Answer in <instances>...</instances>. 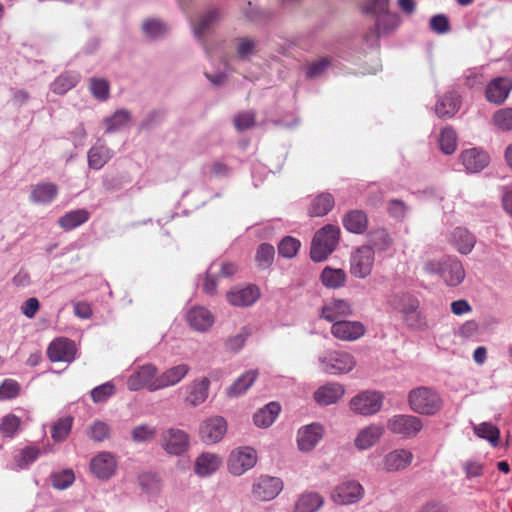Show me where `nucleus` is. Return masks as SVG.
<instances>
[{
    "label": "nucleus",
    "mask_w": 512,
    "mask_h": 512,
    "mask_svg": "<svg viewBox=\"0 0 512 512\" xmlns=\"http://www.w3.org/2000/svg\"><path fill=\"white\" fill-rule=\"evenodd\" d=\"M390 305L401 312L406 325L412 329L420 330L426 326L425 318L419 311V300L412 294L401 292L391 296Z\"/></svg>",
    "instance_id": "f257e3e1"
},
{
    "label": "nucleus",
    "mask_w": 512,
    "mask_h": 512,
    "mask_svg": "<svg viewBox=\"0 0 512 512\" xmlns=\"http://www.w3.org/2000/svg\"><path fill=\"white\" fill-rule=\"evenodd\" d=\"M424 270L429 274L439 275L446 285L455 287L465 279V270L460 260L456 257H445L441 260H429L424 265Z\"/></svg>",
    "instance_id": "f03ea898"
},
{
    "label": "nucleus",
    "mask_w": 512,
    "mask_h": 512,
    "mask_svg": "<svg viewBox=\"0 0 512 512\" xmlns=\"http://www.w3.org/2000/svg\"><path fill=\"white\" fill-rule=\"evenodd\" d=\"M339 237L340 229L336 225L327 224L319 229L311 242L310 257L312 261H325L336 249Z\"/></svg>",
    "instance_id": "7ed1b4c3"
},
{
    "label": "nucleus",
    "mask_w": 512,
    "mask_h": 512,
    "mask_svg": "<svg viewBox=\"0 0 512 512\" xmlns=\"http://www.w3.org/2000/svg\"><path fill=\"white\" fill-rule=\"evenodd\" d=\"M319 369L330 375L346 374L352 371L356 365L354 356L346 351L326 350L317 358Z\"/></svg>",
    "instance_id": "20e7f679"
},
{
    "label": "nucleus",
    "mask_w": 512,
    "mask_h": 512,
    "mask_svg": "<svg viewBox=\"0 0 512 512\" xmlns=\"http://www.w3.org/2000/svg\"><path fill=\"white\" fill-rule=\"evenodd\" d=\"M409 404L416 413L432 415L440 410L442 401L437 392L432 388L420 386L410 392Z\"/></svg>",
    "instance_id": "39448f33"
},
{
    "label": "nucleus",
    "mask_w": 512,
    "mask_h": 512,
    "mask_svg": "<svg viewBox=\"0 0 512 512\" xmlns=\"http://www.w3.org/2000/svg\"><path fill=\"white\" fill-rule=\"evenodd\" d=\"M389 0H370L364 11L375 16V31L377 34L387 32L398 25V16L388 10Z\"/></svg>",
    "instance_id": "423d86ee"
},
{
    "label": "nucleus",
    "mask_w": 512,
    "mask_h": 512,
    "mask_svg": "<svg viewBox=\"0 0 512 512\" xmlns=\"http://www.w3.org/2000/svg\"><path fill=\"white\" fill-rule=\"evenodd\" d=\"M159 445L167 454L180 456L188 450L190 446V436L184 430L168 428L162 431L159 438Z\"/></svg>",
    "instance_id": "0eeeda50"
},
{
    "label": "nucleus",
    "mask_w": 512,
    "mask_h": 512,
    "mask_svg": "<svg viewBox=\"0 0 512 512\" xmlns=\"http://www.w3.org/2000/svg\"><path fill=\"white\" fill-rule=\"evenodd\" d=\"M388 430L405 439L414 438L422 430V420L414 415L398 414L387 421Z\"/></svg>",
    "instance_id": "6e6552de"
},
{
    "label": "nucleus",
    "mask_w": 512,
    "mask_h": 512,
    "mask_svg": "<svg viewBox=\"0 0 512 512\" xmlns=\"http://www.w3.org/2000/svg\"><path fill=\"white\" fill-rule=\"evenodd\" d=\"M375 253L371 246L357 248L350 257V273L358 279L368 277L374 265Z\"/></svg>",
    "instance_id": "1a4fd4ad"
},
{
    "label": "nucleus",
    "mask_w": 512,
    "mask_h": 512,
    "mask_svg": "<svg viewBox=\"0 0 512 512\" xmlns=\"http://www.w3.org/2000/svg\"><path fill=\"white\" fill-rule=\"evenodd\" d=\"M283 481L278 477L261 475L252 484V497L266 502L275 499L283 490Z\"/></svg>",
    "instance_id": "9d476101"
},
{
    "label": "nucleus",
    "mask_w": 512,
    "mask_h": 512,
    "mask_svg": "<svg viewBox=\"0 0 512 512\" xmlns=\"http://www.w3.org/2000/svg\"><path fill=\"white\" fill-rule=\"evenodd\" d=\"M383 404V395L378 391H364L350 401V408L355 413L369 416L380 411Z\"/></svg>",
    "instance_id": "9b49d317"
},
{
    "label": "nucleus",
    "mask_w": 512,
    "mask_h": 512,
    "mask_svg": "<svg viewBox=\"0 0 512 512\" xmlns=\"http://www.w3.org/2000/svg\"><path fill=\"white\" fill-rule=\"evenodd\" d=\"M227 432V421L215 415L203 420L199 427V437L205 444L211 445L223 439Z\"/></svg>",
    "instance_id": "f8f14e48"
},
{
    "label": "nucleus",
    "mask_w": 512,
    "mask_h": 512,
    "mask_svg": "<svg viewBox=\"0 0 512 512\" xmlns=\"http://www.w3.org/2000/svg\"><path fill=\"white\" fill-rule=\"evenodd\" d=\"M256 462V451L250 447H241L231 452L227 464L231 474L240 476L253 468Z\"/></svg>",
    "instance_id": "ddd939ff"
},
{
    "label": "nucleus",
    "mask_w": 512,
    "mask_h": 512,
    "mask_svg": "<svg viewBox=\"0 0 512 512\" xmlns=\"http://www.w3.org/2000/svg\"><path fill=\"white\" fill-rule=\"evenodd\" d=\"M76 353L75 342L66 337L54 339L47 348V356L52 362L71 363L75 360Z\"/></svg>",
    "instance_id": "4468645a"
},
{
    "label": "nucleus",
    "mask_w": 512,
    "mask_h": 512,
    "mask_svg": "<svg viewBox=\"0 0 512 512\" xmlns=\"http://www.w3.org/2000/svg\"><path fill=\"white\" fill-rule=\"evenodd\" d=\"M324 436V427L319 423L303 426L298 430L297 444L299 450L309 452L313 450Z\"/></svg>",
    "instance_id": "2eb2a0df"
},
{
    "label": "nucleus",
    "mask_w": 512,
    "mask_h": 512,
    "mask_svg": "<svg viewBox=\"0 0 512 512\" xmlns=\"http://www.w3.org/2000/svg\"><path fill=\"white\" fill-rule=\"evenodd\" d=\"M365 332L366 328L360 321H336L331 326V334L341 341H355Z\"/></svg>",
    "instance_id": "dca6fc26"
},
{
    "label": "nucleus",
    "mask_w": 512,
    "mask_h": 512,
    "mask_svg": "<svg viewBox=\"0 0 512 512\" xmlns=\"http://www.w3.org/2000/svg\"><path fill=\"white\" fill-rule=\"evenodd\" d=\"M364 494L363 487L356 481H346L336 486L332 492L334 502L346 505L359 501Z\"/></svg>",
    "instance_id": "f3484780"
},
{
    "label": "nucleus",
    "mask_w": 512,
    "mask_h": 512,
    "mask_svg": "<svg viewBox=\"0 0 512 512\" xmlns=\"http://www.w3.org/2000/svg\"><path fill=\"white\" fill-rule=\"evenodd\" d=\"M512 90V81L507 77H497L491 80L485 89V96L488 102L500 105L508 97Z\"/></svg>",
    "instance_id": "a211bd4d"
},
{
    "label": "nucleus",
    "mask_w": 512,
    "mask_h": 512,
    "mask_svg": "<svg viewBox=\"0 0 512 512\" xmlns=\"http://www.w3.org/2000/svg\"><path fill=\"white\" fill-rule=\"evenodd\" d=\"M352 315L351 304L344 299H333L321 309V317L329 322L343 321V318Z\"/></svg>",
    "instance_id": "6ab92c4d"
},
{
    "label": "nucleus",
    "mask_w": 512,
    "mask_h": 512,
    "mask_svg": "<svg viewBox=\"0 0 512 512\" xmlns=\"http://www.w3.org/2000/svg\"><path fill=\"white\" fill-rule=\"evenodd\" d=\"M260 297L259 289L254 285L236 287L226 295L227 301L237 307H246L254 304Z\"/></svg>",
    "instance_id": "aec40b11"
},
{
    "label": "nucleus",
    "mask_w": 512,
    "mask_h": 512,
    "mask_svg": "<svg viewBox=\"0 0 512 512\" xmlns=\"http://www.w3.org/2000/svg\"><path fill=\"white\" fill-rule=\"evenodd\" d=\"M461 162L469 173L482 171L490 161L489 155L482 149L471 148L463 151L460 155Z\"/></svg>",
    "instance_id": "412c9836"
},
{
    "label": "nucleus",
    "mask_w": 512,
    "mask_h": 512,
    "mask_svg": "<svg viewBox=\"0 0 512 512\" xmlns=\"http://www.w3.org/2000/svg\"><path fill=\"white\" fill-rule=\"evenodd\" d=\"M116 467V459L109 452L99 453L90 463L93 474L99 479H109L115 473Z\"/></svg>",
    "instance_id": "4be33fe9"
},
{
    "label": "nucleus",
    "mask_w": 512,
    "mask_h": 512,
    "mask_svg": "<svg viewBox=\"0 0 512 512\" xmlns=\"http://www.w3.org/2000/svg\"><path fill=\"white\" fill-rule=\"evenodd\" d=\"M384 426L370 424L362 428L354 439V445L359 450H367L374 446L384 435Z\"/></svg>",
    "instance_id": "5701e85b"
},
{
    "label": "nucleus",
    "mask_w": 512,
    "mask_h": 512,
    "mask_svg": "<svg viewBox=\"0 0 512 512\" xmlns=\"http://www.w3.org/2000/svg\"><path fill=\"white\" fill-rule=\"evenodd\" d=\"M58 195V187L52 182H40L31 186L29 199L38 205L51 204Z\"/></svg>",
    "instance_id": "b1692460"
},
{
    "label": "nucleus",
    "mask_w": 512,
    "mask_h": 512,
    "mask_svg": "<svg viewBox=\"0 0 512 512\" xmlns=\"http://www.w3.org/2000/svg\"><path fill=\"white\" fill-rule=\"evenodd\" d=\"M413 460V454L407 449H395L383 458V468L388 472L406 469Z\"/></svg>",
    "instance_id": "393cba45"
},
{
    "label": "nucleus",
    "mask_w": 512,
    "mask_h": 512,
    "mask_svg": "<svg viewBox=\"0 0 512 512\" xmlns=\"http://www.w3.org/2000/svg\"><path fill=\"white\" fill-rule=\"evenodd\" d=\"M189 325L196 331H207L214 323V315L205 307L191 308L186 316Z\"/></svg>",
    "instance_id": "a878e982"
},
{
    "label": "nucleus",
    "mask_w": 512,
    "mask_h": 512,
    "mask_svg": "<svg viewBox=\"0 0 512 512\" xmlns=\"http://www.w3.org/2000/svg\"><path fill=\"white\" fill-rule=\"evenodd\" d=\"M221 13L218 8L207 10L199 20L193 24L194 37L203 42L204 37L211 31L214 25L220 20Z\"/></svg>",
    "instance_id": "bb28decb"
},
{
    "label": "nucleus",
    "mask_w": 512,
    "mask_h": 512,
    "mask_svg": "<svg viewBox=\"0 0 512 512\" xmlns=\"http://www.w3.org/2000/svg\"><path fill=\"white\" fill-rule=\"evenodd\" d=\"M113 156V151L104 143L97 141L87 153L88 166L91 169H101Z\"/></svg>",
    "instance_id": "cd10ccee"
},
{
    "label": "nucleus",
    "mask_w": 512,
    "mask_h": 512,
    "mask_svg": "<svg viewBox=\"0 0 512 512\" xmlns=\"http://www.w3.org/2000/svg\"><path fill=\"white\" fill-rule=\"evenodd\" d=\"M460 104V96L456 92H448L437 101L435 113L439 118H450L457 113Z\"/></svg>",
    "instance_id": "c85d7f7f"
},
{
    "label": "nucleus",
    "mask_w": 512,
    "mask_h": 512,
    "mask_svg": "<svg viewBox=\"0 0 512 512\" xmlns=\"http://www.w3.org/2000/svg\"><path fill=\"white\" fill-rule=\"evenodd\" d=\"M324 504L323 497L316 492H306L295 502L293 512H317Z\"/></svg>",
    "instance_id": "c756f323"
},
{
    "label": "nucleus",
    "mask_w": 512,
    "mask_h": 512,
    "mask_svg": "<svg viewBox=\"0 0 512 512\" xmlns=\"http://www.w3.org/2000/svg\"><path fill=\"white\" fill-rule=\"evenodd\" d=\"M90 218V213L86 209H76L65 213L58 219L59 226L65 230H73L86 223Z\"/></svg>",
    "instance_id": "7c9ffc66"
},
{
    "label": "nucleus",
    "mask_w": 512,
    "mask_h": 512,
    "mask_svg": "<svg viewBox=\"0 0 512 512\" xmlns=\"http://www.w3.org/2000/svg\"><path fill=\"white\" fill-rule=\"evenodd\" d=\"M281 411L280 404L270 402L254 414V423L260 428H267L274 423Z\"/></svg>",
    "instance_id": "2f4dec72"
},
{
    "label": "nucleus",
    "mask_w": 512,
    "mask_h": 512,
    "mask_svg": "<svg viewBox=\"0 0 512 512\" xmlns=\"http://www.w3.org/2000/svg\"><path fill=\"white\" fill-rule=\"evenodd\" d=\"M80 74L73 71H66L60 74L50 85L53 93L63 95L74 88L80 81Z\"/></svg>",
    "instance_id": "473e14b6"
},
{
    "label": "nucleus",
    "mask_w": 512,
    "mask_h": 512,
    "mask_svg": "<svg viewBox=\"0 0 512 512\" xmlns=\"http://www.w3.org/2000/svg\"><path fill=\"white\" fill-rule=\"evenodd\" d=\"M221 464V458L212 453L199 455L195 462V473L199 476H208L216 472Z\"/></svg>",
    "instance_id": "72a5a7b5"
},
{
    "label": "nucleus",
    "mask_w": 512,
    "mask_h": 512,
    "mask_svg": "<svg viewBox=\"0 0 512 512\" xmlns=\"http://www.w3.org/2000/svg\"><path fill=\"white\" fill-rule=\"evenodd\" d=\"M347 279L346 272L340 268L326 266L320 275L321 283L329 289H338L345 285Z\"/></svg>",
    "instance_id": "f704fd0d"
},
{
    "label": "nucleus",
    "mask_w": 512,
    "mask_h": 512,
    "mask_svg": "<svg viewBox=\"0 0 512 512\" xmlns=\"http://www.w3.org/2000/svg\"><path fill=\"white\" fill-rule=\"evenodd\" d=\"M131 113L126 109H118L103 120L105 133L112 134L124 129L131 121Z\"/></svg>",
    "instance_id": "c9c22d12"
},
{
    "label": "nucleus",
    "mask_w": 512,
    "mask_h": 512,
    "mask_svg": "<svg viewBox=\"0 0 512 512\" xmlns=\"http://www.w3.org/2000/svg\"><path fill=\"white\" fill-rule=\"evenodd\" d=\"M344 227L352 233H363L368 225L367 215L361 210H352L343 218Z\"/></svg>",
    "instance_id": "e433bc0d"
},
{
    "label": "nucleus",
    "mask_w": 512,
    "mask_h": 512,
    "mask_svg": "<svg viewBox=\"0 0 512 512\" xmlns=\"http://www.w3.org/2000/svg\"><path fill=\"white\" fill-rule=\"evenodd\" d=\"M208 386H182L180 395L187 406L195 407L203 403L208 397Z\"/></svg>",
    "instance_id": "4c0bfd02"
},
{
    "label": "nucleus",
    "mask_w": 512,
    "mask_h": 512,
    "mask_svg": "<svg viewBox=\"0 0 512 512\" xmlns=\"http://www.w3.org/2000/svg\"><path fill=\"white\" fill-rule=\"evenodd\" d=\"M452 238L457 250L461 254H468L475 245V237L465 228L457 227L452 233Z\"/></svg>",
    "instance_id": "58836bf2"
},
{
    "label": "nucleus",
    "mask_w": 512,
    "mask_h": 512,
    "mask_svg": "<svg viewBox=\"0 0 512 512\" xmlns=\"http://www.w3.org/2000/svg\"><path fill=\"white\" fill-rule=\"evenodd\" d=\"M343 395V386H320L314 398L320 405H330L337 402Z\"/></svg>",
    "instance_id": "ea45409f"
},
{
    "label": "nucleus",
    "mask_w": 512,
    "mask_h": 512,
    "mask_svg": "<svg viewBox=\"0 0 512 512\" xmlns=\"http://www.w3.org/2000/svg\"><path fill=\"white\" fill-rule=\"evenodd\" d=\"M334 206V197L330 193L317 195L311 203L309 214L312 217L326 215Z\"/></svg>",
    "instance_id": "a19ab883"
},
{
    "label": "nucleus",
    "mask_w": 512,
    "mask_h": 512,
    "mask_svg": "<svg viewBox=\"0 0 512 512\" xmlns=\"http://www.w3.org/2000/svg\"><path fill=\"white\" fill-rule=\"evenodd\" d=\"M236 53L239 59L247 60L258 52L259 41L252 37H239L235 40Z\"/></svg>",
    "instance_id": "79ce46f5"
},
{
    "label": "nucleus",
    "mask_w": 512,
    "mask_h": 512,
    "mask_svg": "<svg viewBox=\"0 0 512 512\" xmlns=\"http://www.w3.org/2000/svg\"><path fill=\"white\" fill-rule=\"evenodd\" d=\"M438 141L440 150L444 154L450 155L455 152L457 147V134L452 127H444L441 130Z\"/></svg>",
    "instance_id": "37998d69"
},
{
    "label": "nucleus",
    "mask_w": 512,
    "mask_h": 512,
    "mask_svg": "<svg viewBox=\"0 0 512 512\" xmlns=\"http://www.w3.org/2000/svg\"><path fill=\"white\" fill-rule=\"evenodd\" d=\"M157 368L153 364H144L130 375L129 384H149L154 380Z\"/></svg>",
    "instance_id": "c03bdc74"
},
{
    "label": "nucleus",
    "mask_w": 512,
    "mask_h": 512,
    "mask_svg": "<svg viewBox=\"0 0 512 512\" xmlns=\"http://www.w3.org/2000/svg\"><path fill=\"white\" fill-rule=\"evenodd\" d=\"M22 420L14 414L5 415L0 422V434L5 438H13L21 428Z\"/></svg>",
    "instance_id": "a18cd8bd"
},
{
    "label": "nucleus",
    "mask_w": 512,
    "mask_h": 512,
    "mask_svg": "<svg viewBox=\"0 0 512 512\" xmlns=\"http://www.w3.org/2000/svg\"><path fill=\"white\" fill-rule=\"evenodd\" d=\"M73 425V417L65 416L60 418L51 428V437L55 442L64 441L70 434Z\"/></svg>",
    "instance_id": "49530a36"
},
{
    "label": "nucleus",
    "mask_w": 512,
    "mask_h": 512,
    "mask_svg": "<svg viewBox=\"0 0 512 512\" xmlns=\"http://www.w3.org/2000/svg\"><path fill=\"white\" fill-rule=\"evenodd\" d=\"M369 246L379 251L387 250L391 244L392 239L385 229H375L368 234Z\"/></svg>",
    "instance_id": "de8ad7c7"
},
{
    "label": "nucleus",
    "mask_w": 512,
    "mask_h": 512,
    "mask_svg": "<svg viewBox=\"0 0 512 512\" xmlns=\"http://www.w3.org/2000/svg\"><path fill=\"white\" fill-rule=\"evenodd\" d=\"M474 433L483 439L488 440L493 446H497L500 438L499 429L489 422L474 425Z\"/></svg>",
    "instance_id": "09e8293b"
},
{
    "label": "nucleus",
    "mask_w": 512,
    "mask_h": 512,
    "mask_svg": "<svg viewBox=\"0 0 512 512\" xmlns=\"http://www.w3.org/2000/svg\"><path fill=\"white\" fill-rule=\"evenodd\" d=\"M89 90L93 97L99 101H106L110 95L109 82L104 78H91L89 80Z\"/></svg>",
    "instance_id": "8fccbe9b"
},
{
    "label": "nucleus",
    "mask_w": 512,
    "mask_h": 512,
    "mask_svg": "<svg viewBox=\"0 0 512 512\" xmlns=\"http://www.w3.org/2000/svg\"><path fill=\"white\" fill-rule=\"evenodd\" d=\"M188 370L189 369L186 364H180L172 367L162 374L159 384H177L185 377Z\"/></svg>",
    "instance_id": "3c124183"
},
{
    "label": "nucleus",
    "mask_w": 512,
    "mask_h": 512,
    "mask_svg": "<svg viewBox=\"0 0 512 512\" xmlns=\"http://www.w3.org/2000/svg\"><path fill=\"white\" fill-rule=\"evenodd\" d=\"M157 429L148 424H141L131 431V439L136 443L151 441L156 437Z\"/></svg>",
    "instance_id": "603ef678"
},
{
    "label": "nucleus",
    "mask_w": 512,
    "mask_h": 512,
    "mask_svg": "<svg viewBox=\"0 0 512 512\" xmlns=\"http://www.w3.org/2000/svg\"><path fill=\"white\" fill-rule=\"evenodd\" d=\"M144 33L151 39H159L167 34L168 28L160 20L150 19L143 23Z\"/></svg>",
    "instance_id": "864d4df0"
},
{
    "label": "nucleus",
    "mask_w": 512,
    "mask_h": 512,
    "mask_svg": "<svg viewBox=\"0 0 512 512\" xmlns=\"http://www.w3.org/2000/svg\"><path fill=\"white\" fill-rule=\"evenodd\" d=\"M89 438L93 441L102 442L111 436L110 426L101 420H96L89 428Z\"/></svg>",
    "instance_id": "5fc2aeb1"
},
{
    "label": "nucleus",
    "mask_w": 512,
    "mask_h": 512,
    "mask_svg": "<svg viewBox=\"0 0 512 512\" xmlns=\"http://www.w3.org/2000/svg\"><path fill=\"white\" fill-rule=\"evenodd\" d=\"M493 124L502 131L512 130V108L497 110L492 117Z\"/></svg>",
    "instance_id": "6e6d98bb"
},
{
    "label": "nucleus",
    "mask_w": 512,
    "mask_h": 512,
    "mask_svg": "<svg viewBox=\"0 0 512 512\" xmlns=\"http://www.w3.org/2000/svg\"><path fill=\"white\" fill-rule=\"evenodd\" d=\"M300 246L301 243L298 239L286 236L278 244V252L285 258H293L297 254Z\"/></svg>",
    "instance_id": "4d7b16f0"
},
{
    "label": "nucleus",
    "mask_w": 512,
    "mask_h": 512,
    "mask_svg": "<svg viewBox=\"0 0 512 512\" xmlns=\"http://www.w3.org/2000/svg\"><path fill=\"white\" fill-rule=\"evenodd\" d=\"M275 250L271 244L262 243L256 253L258 265L264 268L269 267L274 259Z\"/></svg>",
    "instance_id": "13d9d810"
},
{
    "label": "nucleus",
    "mask_w": 512,
    "mask_h": 512,
    "mask_svg": "<svg viewBox=\"0 0 512 512\" xmlns=\"http://www.w3.org/2000/svg\"><path fill=\"white\" fill-rule=\"evenodd\" d=\"M429 27L437 34H446L450 31V22L446 15L437 14L431 17Z\"/></svg>",
    "instance_id": "bf43d9fd"
},
{
    "label": "nucleus",
    "mask_w": 512,
    "mask_h": 512,
    "mask_svg": "<svg viewBox=\"0 0 512 512\" xmlns=\"http://www.w3.org/2000/svg\"><path fill=\"white\" fill-rule=\"evenodd\" d=\"M75 476L72 470H64L52 476L53 486L57 489H66L74 482Z\"/></svg>",
    "instance_id": "052dcab7"
},
{
    "label": "nucleus",
    "mask_w": 512,
    "mask_h": 512,
    "mask_svg": "<svg viewBox=\"0 0 512 512\" xmlns=\"http://www.w3.org/2000/svg\"><path fill=\"white\" fill-rule=\"evenodd\" d=\"M463 78L465 85L470 88L481 86L485 81L480 68L468 69L465 71Z\"/></svg>",
    "instance_id": "680f3d73"
},
{
    "label": "nucleus",
    "mask_w": 512,
    "mask_h": 512,
    "mask_svg": "<svg viewBox=\"0 0 512 512\" xmlns=\"http://www.w3.org/2000/svg\"><path fill=\"white\" fill-rule=\"evenodd\" d=\"M245 16L252 22L260 23L270 17V12L253 6L250 2L248 7L244 9Z\"/></svg>",
    "instance_id": "e2e57ef3"
},
{
    "label": "nucleus",
    "mask_w": 512,
    "mask_h": 512,
    "mask_svg": "<svg viewBox=\"0 0 512 512\" xmlns=\"http://www.w3.org/2000/svg\"><path fill=\"white\" fill-rule=\"evenodd\" d=\"M388 211L393 218L403 220L407 215L408 207L401 200L392 199L388 204Z\"/></svg>",
    "instance_id": "0e129e2a"
},
{
    "label": "nucleus",
    "mask_w": 512,
    "mask_h": 512,
    "mask_svg": "<svg viewBox=\"0 0 512 512\" xmlns=\"http://www.w3.org/2000/svg\"><path fill=\"white\" fill-rule=\"evenodd\" d=\"M255 123V114L251 111L239 113L234 118V124L238 131H243L252 127Z\"/></svg>",
    "instance_id": "69168bd1"
},
{
    "label": "nucleus",
    "mask_w": 512,
    "mask_h": 512,
    "mask_svg": "<svg viewBox=\"0 0 512 512\" xmlns=\"http://www.w3.org/2000/svg\"><path fill=\"white\" fill-rule=\"evenodd\" d=\"M216 268V263H212L207 270V275L205 281L203 283V291L206 294L213 295L216 292L217 282L216 277L218 276L214 271Z\"/></svg>",
    "instance_id": "338daca9"
},
{
    "label": "nucleus",
    "mask_w": 512,
    "mask_h": 512,
    "mask_svg": "<svg viewBox=\"0 0 512 512\" xmlns=\"http://www.w3.org/2000/svg\"><path fill=\"white\" fill-rule=\"evenodd\" d=\"M327 58L320 59L308 66L306 74L309 78H317L321 76L329 66Z\"/></svg>",
    "instance_id": "774afa93"
}]
</instances>
